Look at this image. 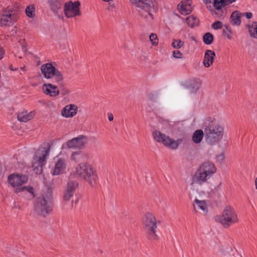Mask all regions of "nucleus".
<instances>
[{
	"instance_id": "nucleus-1",
	"label": "nucleus",
	"mask_w": 257,
	"mask_h": 257,
	"mask_svg": "<svg viewBox=\"0 0 257 257\" xmlns=\"http://www.w3.org/2000/svg\"><path fill=\"white\" fill-rule=\"evenodd\" d=\"M142 227L146 234L147 238L151 241H157L159 237L157 234V221L155 215L150 212L145 213L142 219Z\"/></svg>"
},
{
	"instance_id": "nucleus-2",
	"label": "nucleus",
	"mask_w": 257,
	"mask_h": 257,
	"mask_svg": "<svg viewBox=\"0 0 257 257\" xmlns=\"http://www.w3.org/2000/svg\"><path fill=\"white\" fill-rule=\"evenodd\" d=\"M224 128L215 119L210 121L204 128L206 141L211 145L218 144L222 140Z\"/></svg>"
},
{
	"instance_id": "nucleus-3",
	"label": "nucleus",
	"mask_w": 257,
	"mask_h": 257,
	"mask_svg": "<svg viewBox=\"0 0 257 257\" xmlns=\"http://www.w3.org/2000/svg\"><path fill=\"white\" fill-rule=\"evenodd\" d=\"M138 9V11L144 19L149 21L154 20L153 13L157 5L156 0H130Z\"/></svg>"
},
{
	"instance_id": "nucleus-4",
	"label": "nucleus",
	"mask_w": 257,
	"mask_h": 257,
	"mask_svg": "<svg viewBox=\"0 0 257 257\" xmlns=\"http://www.w3.org/2000/svg\"><path fill=\"white\" fill-rule=\"evenodd\" d=\"M76 174L91 186H95L97 182L98 176L93 167L87 163H79L76 167Z\"/></svg>"
},
{
	"instance_id": "nucleus-5",
	"label": "nucleus",
	"mask_w": 257,
	"mask_h": 257,
	"mask_svg": "<svg viewBox=\"0 0 257 257\" xmlns=\"http://www.w3.org/2000/svg\"><path fill=\"white\" fill-rule=\"evenodd\" d=\"M34 211L39 215L45 217L53 209L52 197L48 194H43L37 198L34 203Z\"/></svg>"
},
{
	"instance_id": "nucleus-6",
	"label": "nucleus",
	"mask_w": 257,
	"mask_h": 257,
	"mask_svg": "<svg viewBox=\"0 0 257 257\" xmlns=\"http://www.w3.org/2000/svg\"><path fill=\"white\" fill-rule=\"evenodd\" d=\"M41 70L45 78L52 79V82L62 85V80H63L62 74L51 63L43 64L41 66Z\"/></svg>"
},
{
	"instance_id": "nucleus-7",
	"label": "nucleus",
	"mask_w": 257,
	"mask_h": 257,
	"mask_svg": "<svg viewBox=\"0 0 257 257\" xmlns=\"http://www.w3.org/2000/svg\"><path fill=\"white\" fill-rule=\"evenodd\" d=\"M215 220L222 224L224 227L227 228L231 224L237 222L238 218L234 209L230 206L225 207L222 215L215 217Z\"/></svg>"
},
{
	"instance_id": "nucleus-8",
	"label": "nucleus",
	"mask_w": 257,
	"mask_h": 257,
	"mask_svg": "<svg viewBox=\"0 0 257 257\" xmlns=\"http://www.w3.org/2000/svg\"><path fill=\"white\" fill-rule=\"evenodd\" d=\"M153 136L154 140L157 142L162 143L164 146L171 149L175 150L177 149L179 145L183 142L182 139H179L175 141L158 131H155L153 133Z\"/></svg>"
},
{
	"instance_id": "nucleus-9",
	"label": "nucleus",
	"mask_w": 257,
	"mask_h": 257,
	"mask_svg": "<svg viewBox=\"0 0 257 257\" xmlns=\"http://www.w3.org/2000/svg\"><path fill=\"white\" fill-rule=\"evenodd\" d=\"M17 19V16L13 9L8 7L0 12V26H10L15 23Z\"/></svg>"
},
{
	"instance_id": "nucleus-10",
	"label": "nucleus",
	"mask_w": 257,
	"mask_h": 257,
	"mask_svg": "<svg viewBox=\"0 0 257 257\" xmlns=\"http://www.w3.org/2000/svg\"><path fill=\"white\" fill-rule=\"evenodd\" d=\"M80 3L79 1L73 2L69 1L64 4V13L68 18L80 16L81 14L80 10Z\"/></svg>"
},
{
	"instance_id": "nucleus-11",
	"label": "nucleus",
	"mask_w": 257,
	"mask_h": 257,
	"mask_svg": "<svg viewBox=\"0 0 257 257\" xmlns=\"http://www.w3.org/2000/svg\"><path fill=\"white\" fill-rule=\"evenodd\" d=\"M87 142L88 138L86 136L80 135L69 140L67 142V145L68 148L81 149L85 146Z\"/></svg>"
},
{
	"instance_id": "nucleus-12",
	"label": "nucleus",
	"mask_w": 257,
	"mask_h": 257,
	"mask_svg": "<svg viewBox=\"0 0 257 257\" xmlns=\"http://www.w3.org/2000/svg\"><path fill=\"white\" fill-rule=\"evenodd\" d=\"M78 186V183L77 181H69L65 187L63 192V199L65 201H68L73 195Z\"/></svg>"
},
{
	"instance_id": "nucleus-13",
	"label": "nucleus",
	"mask_w": 257,
	"mask_h": 257,
	"mask_svg": "<svg viewBox=\"0 0 257 257\" xmlns=\"http://www.w3.org/2000/svg\"><path fill=\"white\" fill-rule=\"evenodd\" d=\"M8 181L13 187H19L28 181V176L14 173L8 176Z\"/></svg>"
},
{
	"instance_id": "nucleus-14",
	"label": "nucleus",
	"mask_w": 257,
	"mask_h": 257,
	"mask_svg": "<svg viewBox=\"0 0 257 257\" xmlns=\"http://www.w3.org/2000/svg\"><path fill=\"white\" fill-rule=\"evenodd\" d=\"M181 85L189 90L191 93H196L200 89L201 83L198 78H192L182 82Z\"/></svg>"
},
{
	"instance_id": "nucleus-15",
	"label": "nucleus",
	"mask_w": 257,
	"mask_h": 257,
	"mask_svg": "<svg viewBox=\"0 0 257 257\" xmlns=\"http://www.w3.org/2000/svg\"><path fill=\"white\" fill-rule=\"evenodd\" d=\"M210 178V177L206 173L200 171V169L198 168L192 176V184L202 185L206 183Z\"/></svg>"
},
{
	"instance_id": "nucleus-16",
	"label": "nucleus",
	"mask_w": 257,
	"mask_h": 257,
	"mask_svg": "<svg viewBox=\"0 0 257 257\" xmlns=\"http://www.w3.org/2000/svg\"><path fill=\"white\" fill-rule=\"evenodd\" d=\"M200 171L206 173L210 178L216 172L215 165L209 161L202 163L198 168Z\"/></svg>"
},
{
	"instance_id": "nucleus-17",
	"label": "nucleus",
	"mask_w": 257,
	"mask_h": 257,
	"mask_svg": "<svg viewBox=\"0 0 257 257\" xmlns=\"http://www.w3.org/2000/svg\"><path fill=\"white\" fill-rule=\"evenodd\" d=\"M66 163L64 159L59 158L56 162L54 169L52 171L53 176L59 175L65 172Z\"/></svg>"
},
{
	"instance_id": "nucleus-18",
	"label": "nucleus",
	"mask_w": 257,
	"mask_h": 257,
	"mask_svg": "<svg viewBox=\"0 0 257 257\" xmlns=\"http://www.w3.org/2000/svg\"><path fill=\"white\" fill-rule=\"evenodd\" d=\"M44 92L51 97H56L60 93L58 87L51 83H45L42 86Z\"/></svg>"
},
{
	"instance_id": "nucleus-19",
	"label": "nucleus",
	"mask_w": 257,
	"mask_h": 257,
	"mask_svg": "<svg viewBox=\"0 0 257 257\" xmlns=\"http://www.w3.org/2000/svg\"><path fill=\"white\" fill-rule=\"evenodd\" d=\"M88 157V154L87 153L78 151L72 154L71 159L76 163H84L87 161Z\"/></svg>"
},
{
	"instance_id": "nucleus-20",
	"label": "nucleus",
	"mask_w": 257,
	"mask_h": 257,
	"mask_svg": "<svg viewBox=\"0 0 257 257\" xmlns=\"http://www.w3.org/2000/svg\"><path fill=\"white\" fill-rule=\"evenodd\" d=\"M78 107L75 104H69L65 106L61 111V114L65 117H71L77 113Z\"/></svg>"
},
{
	"instance_id": "nucleus-21",
	"label": "nucleus",
	"mask_w": 257,
	"mask_h": 257,
	"mask_svg": "<svg viewBox=\"0 0 257 257\" xmlns=\"http://www.w3.org/2000/svg\"><path fill=\"white\" fill-rule=\"evenodd\" d=\"M215 57V53L213 51L207 50L205 52L203 62L204 66L206 67H209L212 65Z\"/></svg>"
},
{
	"instance_id": "nucleus-22",
	"label": "nucleus",
	"mask_w": 257,
	"mask_h": 257,
	"mask_svg": "<svg viewBox=\"0 0 257 257\" xmlns=\"http://www.w3.org/2000/svg\"><path fill=\"white\" fill-rule=\"evenodd\" d=\"M47 3L52 12L55 15H58L59 11L61 8L60 1L59 0H47Z\"/></svg>"
},
{
	"instance_id": "nucleus-23",
	"label": "nucleus",
	"mask_w": 257,
	"mask_h": 257,
	"mask_svg": "<svg viewBox=\"0 0 257 257\" xmlns=\"http://www.w3.org/2000/svg\"><path fill=\"white\" fill-rule=\"evenodd\" d=\"M35 115L33 111L28 112L27 111H23L18 113V119L22 122H27L32 119Z\"/></svg>"
},
{
	"instance_id": "nucleus-24",
	"label": "nucleus",
	"mask_w": 257,
	"mask_h": 257,
	"mask_svg": "<svg viewBox=\"0 0 257 257\" xmlns=\"http://www.w3.org/2000/svg\"><path fill=\"white\" fill-rule=\"evenodd\" d=\"M242 17V13L238 11H235L230 16L231 23L234 25L239 26L241 24V18Z\"/></svg>"
},
{
	"instance_id": "nucleus-25",
	"label": "nucleus",
	"mask_w": 257,
	"mask_h": 257,
	"mask_svg": "<svg viewBox=\"0 0 257 257\" xmlns=\"http://www.w3.org/2000/svg\"><path fill=\"white\" fill-rule=\"evenodd\" d=\"M204 135L202 130H197L193 134L192 140L195 143L199 144L202 141Z\"/></svg>"
},
{
	"instance_id": "nucleus-26",
	"label": "nucleus",
	"mask_w": 257,
	"mask_h": 257,
	"mask_svg": "<svg viewBox=\"0 0 257 257\" xmlns=\"http://www.w3.org/2000/svg\"><path fill=\"white\" fill-rule=\"evenodd\" d=\"M186 23L189 27L194 28L199 25V21L195 16L191 15L186 19Z\"/></svg>"
},
{
	"instance_id": "nucleus-27",
	"label": "nucleus",
	"mask_w": 257,
	"mask_h": 257,
	"mask_svg": "<svg viewBox=\"0 0 257 257\" xmlns=\"http://www.w3.org/2000/svg\"><path fill=\"white\" fill-rule=\"evenodd\" d=\"M248 31L250 36L257 39V22H254L252 25L248 26Z\"/></svg>"
},
{
	"instance_id": "nucleus-28",
	"label": "nucleus",
	"mask_w": 257,
	"mask_h": 257,
	"mask_svg": "<svg viewBox=\"0 0 257 257\" xmlns=\"http://www.w3.org/2000/svg\"><path fill=\"white\" fill-rule=\"evenodd\" d=\"M214 40V36L210 33H206L203 36V42L206 45L211 44Z\"/></svg>"
},
{
	"instance_id": "nucleus-29",
	"label": "nucleus",
	"mask_w": 257,
	"mask_h": 257,
	"mask_svg": "<svg viewBox=\"0 0 257 257\" xmlns=\"http://www.w3.org/2000/svg\"><path fill=\"white\" fill-rule=\"evenodd\" d=\"M178 7H180L179 9L180 13L182 15H188L191 13L192 10L191 7L186 6L183 5H178Z\"/></svg>"
},
{
	"instance_id": "nucleus-30",
	"label": "nucleus",
	"mask_w": 257,
	"mask_h": 257,
	"mask_svg": "<svg viewBox=\"0 0 257 257\" xmlns=\"http://www.w3.org/2000/svg\"><path fill=\"white\" fill-rule=\"evenodd\" d=\"M194 202L196 203L198 207L204 211L207 212V206L205 201H200L195 199Z\"/></svg>"
},
{
	"instance_id": "nucleus-31",
	"label": "nucleus",
	"mask_w": 257,
	"mask_h": 257,
	"mask_svg": "<svg viewBox=\"0 0 257 257\" xmlns=\"http://www.w3.org/2000/svg\"><path fill=\"white\" fill-rule=\"evenodd\" d=\"M213 3V7L217 10H220L225 6L224 0H214Z\"/></svg>"
},
{
	"instance_id": "nucleus-32",
	"label": "nucleus",
	"mask_w": 257,
	"mask_h": 257,
	"mask_svg": "<svg viewBox=\"0 0 257 257\" xmlns=\"http://www.w3.org/2000/svg\"><path fill=\"white\" fill-rule=\"evenodd\" d=\"M35 8L34 6H27L26 9V14L30 18H33L35 15Z\"/></svg>"
},
{
	"instance_id": "nucleus-33",
	"label": "nucleus",
	"mask_w": 257,
	"mask_h": 257,
	"mask_svg": "<svg viewBox=\"0 0 257 257\" xmlns=\"http://www.w3.org/2000/svg\"><path fill=\"white\" fill-rule=\"evenodd\" d=\"M225 29L223 30L222 34L225 37H226L228 39H232V31L231 28L228 25H224Z\"/></svg>"
},
{
	"instance_id": "nucleus-34",
	"label": "nucleus",
	"mask_w": 257,
	"mask_h": 257,
	"mask_svg": "<svg viewBox=\"0 0 257 257\" xmlns=\"http://www.w3.org/2000/svg\"><path fill=\"white\" fill-rule=\"evenodd\" d=\"M43 166L37 164V163H33L32 167L33 168L34 172L37 174H41L43 172Z\"/></svg>"
},
{
	"instance_id": "nucleus-35",
	"label": "nucleus",
	"mask_w": 257,
	"mask_h": 257,
	"mask_svg": "<svg viewBox=\"0 0 257 257\" xmlns=\"http://www.w3.org/2000/svg\"><path fill=\"white\" fill-rule=\"evenodd\" d=\"M184 45V42L180 39L174 40L172 46L174 48L179 49Z\"/></svg>"
},
{
	"instance_id": "nucleus-36",
	"label": "nucleus",
	"mask_w": 257,
	"mask_h": 257,
	"mask_svg": "<svg viewBox=\"0 0 257 257\" xmlns=\"http://www.w3.org/2000/svg\"><path fill=\"white\" fill-rule=\"evenodd\" d=\"M150 40L154 46H156L158 44V39L156 34L151 33L150 36Z\"/></svg>"
},
{
	"instance_id": "nucleus-37",
	"label": "nucleus",
	"mask_w": 257,
	"mask_h": 257,
	"mask_svg": "<svg viewBox=\"0 0 257 257\" xmlns=\"http://www.w3.org/2000/svg\"><path fill=\"white\" fill-rule=\"evenodd\" d=\"M46 157L42 155L41 157H40L39 159L34 163H37V164L41 165V166H44L46 163Z\"/></svg>"
},
{
	"instance_id": "nucleus-38",
	"label": "nucleus",
	"mask_w": 257,
	"mask_h": 257,
	"mask_svg": "<svg viewBox=\"0 0 257 257\" xmlns=\"http://www.w3.org/2000/svg\"><path fill=\"white\" fill-rule=\"evenodd\" d=\"M23 189L24 190L27 191L28 192H29L31 194V197L34 198L35 197V193L34 192V189L32 187L29 186H26L23 187Z\"/></svg>"
},
{
	"instance_id": "nucleus-39",
	"label": "nucleus",
	"mask_w": 257,
	"mask_h": 257,
	"mask_svg": "<svg viewBox=\"0 0 257 257\" xmlns=\"http://www.w3.org/2000/svg\"><path fill=\"white\" fill-rule=\"evenodd\" d=\"M212 27L214 30L220 29L222 28V23L220 21H216L212 25Z\"/></svg>"
},
{
	"instance_id": "nucleus-40",
	"label": "nucleus",
	"mask_w": 257,
	"mask_h": 257,
	"mask_svg": "<svg viewBox=\"0 0 257 257\" xmlns=\"http://www.w3.org/2000/svg\"><path fill=\"white\" fill-rule=\"evenodd\" d=\"M149 99L152 101H155L157 97V92H151L148 95Z\"/></svg>"
},
{
	"instance_id": "nucleus-41",
	"label": "nucleus",
	"mask_w": 257,
	"mask_h": 257,
	"mask_svg": "<svg viewBox=\"0 0 257 257\" xmlns=\"http://www.w3.org/2000/svg\"><path fill=\"white\" fill-rule=\"evenodd\" d=\"M173 56L175 58H182L183 54L179 50H175L173 52Z\"/></svg>"
},
{
	"instance_id": "nucleus-42",
	"label": "nucleus",
	"mask_w": 257,
	"mask_h": 257,
	"mask_svg": "<svg viewBox=\"0 0 257 257\" xmlns=\"http://www.w3.org/2000/svg\"><path fill=\"white\" fill-rule=\"evenodd\" d=\"M60 85V87L61 88V93L63 95H66L69 93V90L64 87L63 81H62V85Z\"/></svg>"
},
{
	"instance_id": "nucleus-43",
	"label": "nucleus",
	"mask_w": 257,
	"mask_h": 257,
	"mask_svg": "<svg viewBox=\"0 0 257 257\" xmlns=\"http://www.w3.org/2000/svg\"><path fill=\"white\" fill-rule=\"evenodd\" d=\"M191 4H192L191 0H184V1H182L179 5L191 7Z\"/></svg>"
},
{
	"instance_id": "nucleus-44",
	"label": "nucleus",
	"mask_w": 257,
	"mask_h": 257,
	"mask_svg": "<svg viewBox=\"0 0 257 257\" xmlns=\"http://www.w3.org/2000/svg\"><path fill=\"white\" fill-rule=\"evenodd\" d=\"M50 151V147L49 146L47 148H45L44 153L42 155L47 158V156H48L49 155Z\"/></svg>"
},
{
	"instance_id": "nucleus-45",
	"label": "nucleus",
	"mask_w": 257,
	"mask_h": 257,
	"mask_svg": "<svg viewBox=\"0 0 257 257\" xmlns=\"http://www.w3.org/2000/svg\"><path fill=\"white\" fill-rule=\"evenodd\" d=\"M242 16H245L247 19H250L252 16V13L250 12H246L244 13H242Z\"/></svg>"
},
{
	"instance_id": "nucleus-46",
	"label": "nucleus",
	"mask_w": 257,
	"mask_h": 257,
	"mask_svg": "<svg viewBox=\"0 0 257 257\" xmlns=\"http://www.w3.org/2000/svg\"><path fill=\"white\" fill-rule=\"evenodd\" d=\"M5 50L2 47H0V60H1L5 54Z\"/></svg>"
},
{
	"instance_id": "nucleus-47",
	"label": "nucleus",
	"mask_w": 257,
	"mask_h": 257,
	"mask_svg": "<svg viewBox=\"0 0 257 257\" xmlns=\"http://www.w3.org/2000/svg\"><path fill=\"white\" fill-rule=\"evenodd\" d=\"M236 0H224V2L225 4V6L228 5L230 4H232L233 2H234Z\"/></svg>"
},
{
	"instance_id": "nucleus-48",
	"label": "nucleus",
	"mask_w": 257,
	"mask_h": 257,
	"mask_svg": "<svg viewBox=\"0 0 257 257\" xmlns=\"http://www.w3.org/2000/svg\"><path fill=\"white\" fill-rule=\"evenodd\" d=\"M108 118L109 121H112L113 119V115L111 113H108Z\"/></svg>"
},
{
	"instance_id": "nucleus-49",
	"label": "nucleus",
	"mask_w": 257,
	"mask_h": 257,
	"mask_svg": "<svg viewBox=\"0 0 257 257\" xmlns=\"http://www.w3.org/2000/svg\"><path fill=\"white\" fill-rule=\"evenodd\" d=\"M24 191L23 187H17L15 191V192L16 193H18L19 192Z\"/></svg>"
},
{
	"instance_id": "nucleus-50",
	"label": "nucleus",
	"mask_w": 257,
	"mask_h": 257,
	"mask_svg": "<svg viewBox=\"0 0 257 257\" xmlns=\"http://www.w3.org/2000/svg\"><path fill=\"white\" fill-rule=\"evenodd\" d=\"M9 68L13 71H16L18 70V68H14L12 64L10 65Z\"/></svg>"
},
{
	"instance_id": "nucleus-51",
	"label": "nucleus",
	"mask_w": 257,
	"mask_h": 257,
	"mask_svg": "<svg viewBox=\"0 0 257 257\" xmlns=\"http://www.w3.org/2000/svg\"><path fill=\"white\" fill-rule=\"evenodd\" d=\"M203 2L204 4H207L208 3H211L212 2V0H203Z\"/></svg>"
},
{
	"instance_id": "nucleus-52",
	"label": "nucleus",
	"mask_w": 257,
	"mask_h": 257,
	"mask_svg": "<svg viewBox=\"0 0 257 257\" xmlns=\"http://www.w3.org/2000/svg\"><path fill=\"white\" fill-rule=\"evenodd\" d=\"M255 188L257 189V177L256 178L255 180Z\"/></svg>"
},
{
	"instance_id": "nucleus-53",
	"label": "nucleus",
	"mask_w": 257,
	"mask_h": 257,
	"mask_svg": "<svg viewBox=\"0 0 257 257\" xmlns=\"http://www.w3.org/2000/svg\"><path fill=\"white\" fill-rule=\"evenodd\" d=\"M194 210H195V206L194 205Z\"/></svg>"
}]
</instances>
